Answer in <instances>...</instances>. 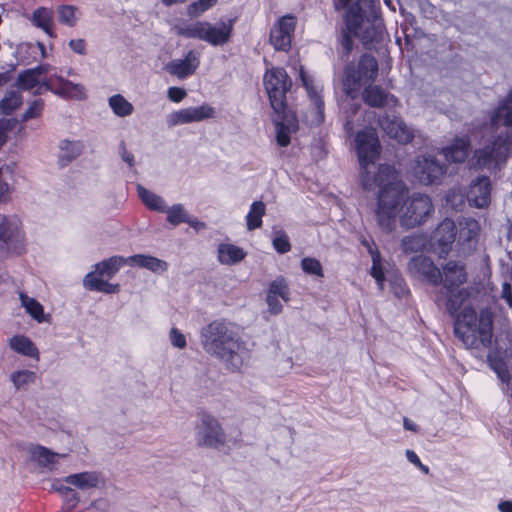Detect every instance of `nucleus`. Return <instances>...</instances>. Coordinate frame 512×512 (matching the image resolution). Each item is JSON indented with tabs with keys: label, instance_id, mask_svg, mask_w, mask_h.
<instances>
[{
	"label": "nucleus",
	"instance_id": "obj_60",
	"mask_svg": "<svg viewBox=\"0 0 512 512\" xmlns=\"http://www.w3.org/2000/svg\"><path fill=\"white\" fill-rule=\"evenodd\" d=\"M502 298L510 307H512V289L511 285L507 282H505L502 286Z\"/></svg>",
	"mask_w": 512,
	"mask_h": 512
},
{
	"label": "nucleus",
	"instance_id": "obj_2",
	"mask_svg": "<svg viewBox=\"0 0 512 512\" xmlns=\"http://www.w3.org/2000/svg\"><path fill=\"white\" fill-rule=\"evenodd\" d=\"M512 145V90L489 113L481 129V147L471 158V166H501Z\"/></svg>",
	"mask_w": 512,
	"mask_h": 512
},
{
	"label": "nucleus",
	"instance_id": "obj_47",
	"mask_svg": "<svg viewBox=\"0 0 512 512\" xmlns=\"http://www.w3.org/2000/svg\"><path fill=\"white\" fill-rule=\"evenodd\" d=\"M301 268L308 275L320 278L324 277L323 267L316 258L304 257L301 260Z\"/></svg>",
	"mask_w": 512,
	"mask_h": 512
},
{
	"label": "nucleus",
	"instance_id": "obj_56",
	"mask_svg": "<svg viewBox=\"0 0 512 512\" xmlns=\"http://www.w3.org/2000/svg\"><path fill=\"white\" fill-rule=\"evenodd\" d=\"M342 58H348L353 49V39L349 33L344 32L341 38Z\"/></svg>",
	"mask_w": 512,
	"mask_h": 512
},
{
	"label": "nucleus",
	"instance_id": "obj_9",
	"mask_svg": "<svg viewBox=\"0 0 512 512\" xmlns=\"http://www.w3.org/2000/svg\"><path fill=\"white\" fill-rule=\"evenodd\" d=\"M377 74L378 62L372 55H362L357 66L348 64L344 70L343 81L347 94L357 92L363 84L374 81Z\"/></svg>",
	"mask_w": 512,
	"mask_h": 512
},
{
	"label": "nucleus",
	"instance_id": "obj_54",
	"mask_svg": "<svg viewBox=\"0 0 512 512\" xmlns=\"http://www.w3.org/2000/svg\"><path fill=\"white\" fill-rule=\"evenodd\" d=\"M169 340L175 348L184 349L186 347L185 335L175 327L171 328L169 332Z\"/></svg>",
	"mask_w": 512,
	"mask_h": 512
},
{
	"label": "nucleus",
	"instance_id": "obj_23",
	"mask_svg": "<svg viewBox=\"0 0 512 512\" xmlns=\"http://www.w3.org/2000/svg\"><path fill=\"white\" fill-rule=\"evenodd\" d=\"M441 272L443 287L458 288L467 280L465 265L460 261H448Z\"/></svg>",
	"mask_w": 512,
	"mask_h": 512
},
{
	"label": "nucleus",
	"instance_id": "obj_49",
	"mask_svg": "<svg viewBox=\"0 0 512 512\" xmlns=\"http://www.w3.org/2000/svg\"><path fill=\"white\" fill-rule=\"evenodd\" d=\"M217 0H198L191 3L187 8V14L190 17H198L206 10L210 9L216 4Z\"/></svg>",
	"mask_w": 512,
	"mask_h": 512
},
{
	"label": "nucleus",
	"instance_id": "obj_21",
	"mask_svg": "<svg viewBox=\"0 0 512 512\" xmlns=\"http://www.w3.org/2000/svg\"><path fill=\"white\" fill-rule=\"evenodd\" d=\"M491 183L487 176L477 177L470 185L467 201L470 206L485 208L490 203Z\"/></svg>",
	"mask_w": 512,
	"mask_h": 512
},
{
	"label": "nucleus",
	"instance_id": "obj_17",
	"mask_svg": "<svg viewBox=\"0 0 512 512\" xmlns=\"http://www.w3.org/2000/svg\"><path fill=\"white\" fill-rule=\"evenodd\" d=\"M296 26V18L283 16L270 31V42L276 50L287 51L291 46L292 35Z\"/></svg>",
	"mask_w": 512,
	"mask_h": 512
},
{
	"label": "nucleus",
	"instance_id": "obj_14",
	"mask_svg": "<svg viewBox=\"0 0 512 512\" xmlns=\"http://www.w3.org/2000/svg\"><path fill=\"white\" fill-rule=\"evenodd\" d=\"M215 109L209 104H203L197 107L183 108L173 111L166 116V123L169 127L200 122L215 117Z\"/></svg>",
	"mask_w": 512,
	"mask_h": 512
},
{
	"label": "nucleus",
	"instance_id": "obj_3",
	"mask_svg": "<svg viewBox=\"0 0 512 512\" xmlns=\"http://www.w3.org/2000/svg\"><path fill=\"white\" fill-rule=\"evenodd\" d=\"M369 165L361 168V183L365 190L379 187L376 218L379 227L390 233L396 226L397 205L407 192L404 182L399 179L395 168L388 164L380 165L376 175L372 176Z\"/></svg>",
	"mask_w": 512,
	"mask_h": 512
},
{
	"label": "nucleus",
	"instance_id": "obj_30",
	"mask_svg": "<svg viewBox=\"0 0 512 512\" xmlns=\"http://www.w3.org/2000/svg\"><path fill=\"white\" fill-rule=\"evenodd\" d=\"M83 286L90 291H97L106 294H116L120 291L119 284L109 283L98 278L94 272H89L83 279Z\"/></svg>",
	"mask_w": 512,
	"mask_h": 512
},
{
	"label": "nucleus",
	"instance_id": "obj_44",
	"mask_svg": "<svg viewBox=\"0 0 512 512\" xmlns=\"http://www.w3.org/2000/svg\"><path fill=\"white\" fill-rule=\"evenodd\" d=\"M22 104V96L17 91H9L0 102V109L3 114L10 115Z\"/></svg>",
	"mask_w": 512,
	"mask_h": 512
},
{
	"label": "nucleus",
	"instance_id": "obj_34",
	"mask_svg": "<svg viewBox=\"0 0 512 512\" xmlns=\"http://www.w3.org/2000/svg\"><path fill=\"white\" fill-rule=\"evenodd\" d=\"M10 347L15 352L28 356L31 358L39 359V351L35 344L26 336L17 335L10 339Z\"/></svg>",
	"mask_w": 512,
	"mask_h": 512
},
{
	"label": "nucleus",
	"instance_id": "obj_53",
	"mask_svg": "<svg viewBox=\"0 0 512 512\" xmlns=\"http://www.w3.org/2000/svg\"><path fill=\"white\" fill-rule=\"evenodd\" d=\"M390 286L398 298L404 297L409 292L404 279L398 275L390 279Z\"/></svg>",
	"mask_w": 512,
	"mask_h": 512
},
{
	"label": "nucleus",
	"instance_id": "obj_16",
	"mask_svg": "<svg viewBox=\"0 0 512 512\" xmlns=\"http://www.w3.org/2000/svg\"><path fill=\"white\" fill-rule=\"evenodd\" d=\"M300 79L303 86L306 89L307 95L311 101V106L314 109L313 118L310 120L311 125L319 126L325 120L324 113V100L322 98L321 92L322 88L314 82L311 76H309L303 68L300 70Z\"/></svg>",
	"mask_w": 512,
	"mask_h": 512
},
{
	"label": "nucleus",
	"instance_id": "obj_48",
	"mask_svg": "<svg viewBox=\"0 0 512 512\" xmlns=\"http://www.w3.org/2000/svg\"><path fill=\"white\" fill-rule=\"evenodd\" d=\"M268 294L281 297L285 302L289 300V289L284 278L279 277L271 282Z\"/></svg>",
	"mask_w": 512,
	"mask_h": 512
},
{
	"label": "nucleus",
	"instance_id": "obj_13",
	"mask_svg": "<svg viewBox=\"0 0 512 512\" xmlns=\"http://www.w3.org/2000/svg\"><path fill=\"white\" fill-rule=\"evenodd\" d=\"M356 150L361 168L373 164L380 152L379 140L372 129H364L356 135Z\"/></svg>",
	"mask_w": 512,
	"mask_h": 512
},
{
	"label": "nucleus",
	"instance_id": "obj_10",
	"mask_svg": "<svg viewBox=\"0 0 512 512\" xmlns=\"http://www.w3.org/2000/svg\"><path fill=\"white\" fill-rule=\"evenodd\" d=\"M195 441L199 447L217 449L225 444L226 435L215 417L202 412L195 425Z\"/></svg>",
	"mask_w": 512,
	"mask_h": 512
},
{
	"label": "nucleus",
	"instance_id": "obj_58",
	"mask_svg": "<svg viewBox=\"0 0 512 512\" xmlns=\"http://www.w3.org/2000/svg\"><path fill=\"white\" fill-rule=\"evenodd\" d=\"M266 301L271 313L279 314L281 312L282 305L277 296H274L273 294H268Z\"/></svg>",
	"mask_w": 512,
	"mask_h": 512
},
{
	"label": "nucleus",
	"instance_id": "obj_28",
	"mask_svg": "<svg viewBox=\"0 0 512 512\" xmlns=\"http://www.w3.org/2000/svg\"><path fill=\"white\" fill-rule=\"evenodd\" d=\"M128 258H124L122 256H112L106 260H103L95 265L96 274H98V278H107L111 279L125 264L128 263Z\"/></svg>",
	"mask_w": 512,
	"mask_h": 512
},
{
	"label": "nucleus",
	"instance_id": "obj_39",
	"mask_svg": "<svg viewBox=\"0 0 512 512\" xmlns=\"http://www.w3.org/2000/svg\"><path fill=\"white\" fill-rule=\"evenodd\" d=\"M20 300L26 312L37 322L42 323L48 321L44 315L43 306L38 301L24 293H20Z\"/></svg>",
	"mask_w": 512,
	"mask_h": 512
},
{
	"label": "nucleus",
	"instance_id": "obj_32",
	"mask_svg": "<svg viewBox=\"0 0 512 512\" xmlns=\"http://www.w3.org/2000/svg\"><path fill=\"white\" fill-rule=\"evenodd\" d=\"M245 255L243 249L236 245L222 243L218 246V260L222 264H235L241 261Z\"/></svg>",
	"mask_w": 512,
	"mask_h": 512
},
{
	"label": "nucleus",
	"instance_id": "obj_43",
	"mask_svg": "<svg viewBox=\"0 0 512 512\" xmlns=\"http://www.w3.org/2000/svg\"><path fill=\"white\" fill-rule=\"evenodd\" d=\"M164 213L167 214V221L173 226H177L188 221L189 213L182 204H174L171 207L166 206V211Z\"/></svg>",
	"mask_w": 512,
	"mask_h": 512
},
{
	"label": "nucleus",
	"instance_id": "obj_61",
	"mask_svg": "<svg viewBox=\"0 0 512 512\" xmlns=\"http://www.w3.org/2000/svg\"><path fill=\"white\" fill-rule=\"evenodd\" d=\"M92 507L100 512H108L110 503L106 499H97L92 503Z\"/></svg>",
	"mask_w": 512,
	"mask_h": 512
},
{
	"label": "nucleus",
	"instance_id": "obj_42",
	"mask_svg": "<svg viewBox=\"0 0 512 512\" xmlns=\"http://www.w3.org/2000/svg\"><path fill=\"white\" fill-rule=\"evenodd\" d=\"M58 21L68 27H74L78 21V8L73 5H59L56 9Z\"/></svg>",
	"mask_w": 512,
	"mask_h": 512
},
{
	"label": "nucleus",
	"instance_id": "obj_33",
	"mask_svg": "<svg viewBox=\"0 0 512 512\" xmlns=\"http://www.w3.org/2000/svg\"><path fill=\"white\" fill-rule=\"evenodd\" d=\"M128 261L154 273H162L168 269L167 262L153 256L138 254L130 256Z\"/></svg>",
	"mask_w": 512,
	"mask_h": 512
},
{
	"label": "nucleus",
	"instance_id": "obj_19",
	"mask_svg": "<svg viewBox=\"0 0 512 512\" xmlns=\"http://www.w3.org/2000/svg\"><path fill=\"white\" fill-rule=\"evenodd\" d=\"M42 87L62 98H71L75 100H83L86 98L85 88L83 85L73 83L65 78H59V85H56L54 78L46 79L40 84V88Z\"/></svg>",
	"mask_w": 512,
	"mask_h": 512
},
{
	"label": "nucleus",
	"instance_id": "obj_25",
	"mask_svg": "<svg viewBox=\"0 0 512 512\" xmlns=\"http://www.w3.org/2000/svg\"><path fill=\"white\" fill-rule=\"evenodd\" d=\"M84 143L80 140L63 139L59 142L60 155L58 163L61 167L67 166L77 159L84 150Z\"/></svg>",
	"mask_w": 512,
	"mask_h": 512
},
{
	"label": "nucleus",
	"instance_id": "obj_62",
	"mask_svg": "<svg viewBox=\"0 0 512 512\" xmlns=\"http://www.w3.org/2000/svg\"><path fill=\"white\" fill-rule=\"evenodd\" d=\"M11 192V187L6 182H0V201L6 202L9 199V195Z\"/></svg>",
	"mask_w": 512,
	"mask_h": 512
},
{
	"label": "nucleus",
	"instance_id": "obj_55",
	"mask_svg": "<svg viewBox=\"0 0 512 512\" xmlns=\"http://www.w3.org/2000/svg\"><path fill=\"white\" fill-rule=\"evenodd\" d=\"M118 152L121 159L129 166V168L135 167V157L134 155L127 150L126 143L121 141L118 146Z\"/></svg>",
	"mask_w": 512,
	"mask_h": 512
},
{
	"label": "nucleus",
	"instance_id": "obj_37",
	"mask_svg": "<svg viewBox=\"0 0 512 512\" xmlns=\"http://www.w3.org/2000/svg\"><path fill=\"white\" fill-rule=\"evenodd\" d=\"M32 458L36 460L41 466L54 469L58 458L64 457V454H57L43 446H36L31 450Z\"/></svg>",
	"mask_w": 512,
	"mask_h": 512
},
{
	"label": "nucleus",
	"instance_id": "obj_6",
	"mask_svg": "<svg viewBox=\"0 0 512 512\" xmlns=\"http://www.w3.org/2000/svg\"><path fill=\"white\" fill-rule=\"evenodd\" d=\"M334 6L336 10H346V28L364 46L371 48L375 43L381 42L383 25L374 0H334Z\"/></svg>",
	"mask_w": 512,
	"mask_h": 512
},
{
	"label": "nucleus",
	"instance_id": "obj_59",
	"mask_svg": "<svg viewBox=\"0 0 512 512\" xmlns=\"http://www.w3.org/2000/svg\"><path fill=\"white\" fill-rule=\"evenodd\" d=\"M69 47L77 54H86V42L84 39H72L68 43Z\"/></svg>",
	"mask_w": 512,
	"mask_h": 512
},
{
	"label": "nucleus",
	"instance_id": "obj_22",
	"mask_svg": "<svg viewBox=\"0 0 512 512\" xmlns=\"http://www.w3.org/2000/svg\"><path fill=\"white\" fill-rule=\"evenodd\" d=\"M64 482L80 490H88L104 486L105 478L99 471H85L68 475Z\"/></svg>",
	"mask_w": 512,
	"mask_h": 512
},
{
	"label": "nucleus",
	"instance_id": "obj_31",
	"mask_svg": "<svg viewBox=\"0 0 512 512\" xmlns=\"http://www.w3.org/2000/svg\"><path fill=\"white\" fill-rule=\"evenodd\" d=\"M53 10L46 7L37 8L31 17V22L41 28L48 36L53 37Z\"/></svg>",
	"mask_w": 512,
	"mask_h": 512
},
{
	"label": "nucleus",
	"instance_id": "obj_26",
	"mask_svg": "<svg viewBox=\"0 0 512 512\" xmlns=\"http://www.w3.org/2000/svg\"><path fill=\"white\" fill-rule=\"evenodd\" d=\"M363 100L367 105L376 108L384 107L389 100L396 101L393 95L378 85L367 86L363 91Z\"/></svg>",
	"mask_w": 512,
	"mask_h": 512
},
{
	"label": "nucleus",
	"instance_id": "obj_8",
	"mask_svg": "<svg viewBox=\"0 0 512 512\" xmlns=\"http://www.w3.org/2000/svg\"><path fill=\"white\" fill-rule=\"evenodd\" d=\"M408 191L403 195L405 196ZM434 212L430 196L414 192L406 198L402 197L397 205L396 217H399L401 227L413 229L424 225Z\"/></svg>",
	"mask_w": 512,
	"mask_h": 512
},
{
	"label": "nucleus",
	"instance_id": "obj_24",
	"mask_svg": "<svg viewBox=\"0 0 512 512\" xmlns=\"http://www.w3.org/2000/svg\"><path fill=\"white\" fill-rule=\"evenodd\" d=\"M457 228L451 219H444L436 228L433 239L441 247L442 252H446L449 246L455 241Z\"/></svg>",
	"mask_w": 512,
	"mask_h": 512
},
{
	"label": "nucleus",
	"instance_id": "obj_40",
	"mask_svg": "<svg viewBox=\"0 0 512 512\" xmlns=\"http://www.w3.org/2000/svg\"><path fill=\"white\" fill-rule=\"evenodd\" d=\"M108 103L113 113L119 117L130 116L134 111L133 105L121 94L111 96Z\"/></svg>",
	"mask_w": 512,
	"mask_h": 512
},
{
	"label": "nucleus",
	"instance_id": "obj_7",
	"mask_svg": "<svg viewBox=\"0 0 512 512\" xmlns=\"http://www.w3.org/2000/svg\"><path fill=\"white\" fill-rule=\"evenodd\" d=\"M234 22V19H227L213 25L207 21H196L177 25L174 27V31L177 35L185 38L199 39L212 46H223L230 41Z\"/></svg>",
	"mask_w": 512,
	"mask_h": 512
},
{
	"label": "nucleus",
	"instance_id": "obj_18",
	"mask_svg": "<svg viewBox=\"0 0 512 512\" xmlns=\"http://www.w3.org/2000/svg\"><path fill=\"white\" fill-rule=\"evenodd\" d=\"M200 65V53L190 50L183 59H174L166 64L165 70L172 76L185 79L195 73Z\"/></svg>",
	"mask_w": 512,
	"mask_h": 512
},
{
	"label": "nucleus",
	"instance_id": "obj_20",
	"mask_svg": "<svg viewBox=\"0 0 512 512\" xmlns=\"http://www.w3.org/2000/svg\"><path fill=\"white\" fill-rule=\"evenodd\" d=\"M381 127L390 137L399 143L407 144L414 138V130L409 127L401 118L386 116L381 120Z\"/></svg>",
	"mask_w": 512,
	"mask_h": 512
},
{
	"label": "nucleus",
	"instance_id": "obj_50",
	"mask_svg": "<svg viewBox=\"0 0 512 512\" xmlns=\"http://www.w3.org/2000/svg\"><path fill=\"white\" fill-rule=\"evenodd\" d=\"M35 379V372L30 370L16 371L11 375V380L17 388H20L29 383H33Z\"/></svg>",
	"mask_w": 512,
	"mask_h": 512
},
{
	"label": "nucleus",
	"instance_id": "obj_57",
	"mask_svg": "<svg viewBox=\"0 0 512 512\" xmlns=\"http://www.w3.org/2000/svg\"><path fill=\"white\" fill-rule=\"evenodd\" d=\"M187 95V92L184 88L180 87H170L168 89V98L175 103L181 102Z\"/></svg>",
	"mask_w": 512,
	"mask_h": 512
},
{
	"label": "nucleus",
	"instance_id": "obj_4",
	"mask_svg": "<svg viewBox=\"0 0 512 512\" xmlns=\"http://www.w3.org/2000/svg\"><path fill=\"white\" fill-rule=\"evenodd\" d=\"M200 342L204 351L218 359L229 371H241L250 359L245 342L224 320H214L202 327Z\"/></svg>",
	"mask_w": 512,
	"mask_h": 512
},
{
	"label": "nucleus",
	"instance_id": "obj_63",
	"mask_svg": "<svg viewBox=\"0 0 512 512\" xmlns=\"http://www.w3.org/2000/svg\"><path fill=\"white\" fill-rule=\"evenodd\" d=\"M189 226L200 231L206 227L204 222L199 221L196 217H192L190 214L188 215V221H186Z\"/></svg>",
	"mask_w": 512,
	"mask_h": 512
},
{
	"label": "nucleus",
	"instance_id": "obj_5",
	"mask_svg": "<svg viewBox=\"0 0 512 512\" xmlns=\"http://www.w3.org/2000/svg\"><path fill=\"white\" fill-rule=\"evenodd\" d=\"M264 86L273 109L277 144L286 147L291 141L290 134L298 129V120L286 103L291 80L283 68H272L264 75Z\"/></svg>",
	"mask_w": 512,
	"mask_h": 512
},
{
	"label": "nucleus",
	"instance_id": "obj_36",
	"mask_svg": "<svg viewBox=\"0 0 512 512\" xmlns=\"http://www.w3.org/2000/svg\"><path fill=\"white\" fill-rule=\"evenodd\" d=\"M480 231V225L478 221L471 217H464L459 220V240L465 242H471L478 237Z\"/></svg>",
	"mask_w": 512,
	"mask_h": 512
},
{
	"label": "nucleus",
	"instance_id": "obj_64",
	"mask_svg": "<svg viewBox=\"0 0 512 512\" xmlns=\"http://www.w3.org/2000/svg\"><path fill=\"white\" fill-rule=\"evenodd\" d=\"M65 500L70 504L71 508L75 507L79 502V494L71 489L70 493H67L65 496Z\"/></svg>",
	"mask_w": 512,
	"mask_h": 512
},
{
	"label": "nucleus",
	"instance_id": "obj_51",
	"mask_svg": "<svg viewBox=\"0 0 512 512\" xmlns=\"http://www.w3.org/2000/svg\"><path fill=\"white\" fill-rule=\"evenodd\" d=\"M372 267H371V271H370V274L373 278H375L376 282H377V285L379 287V289H383V284H384V281H385V276H384V273H383V270H382V267H381V264H380V254L379 252H376L375 255H373L372 257Z\"/></svg>",
	"mask_w": 512,
	"mask_h": 512
},
{
	"label": "nucleus",
	"instance_id": "obj_35",
	"mask_svg": "<svg viewBox=\"0 0 512 512\" xmlns=\"http://www.w3.org/2000/svg\"><path fill=\"white\" fill-rule=\"evenodd\" d=\"M138 196L141 201L150 209L160 213H164L166 211V202L165 200L153 193L152 191L146 189L142 185H137Z\"/></svg>",
	"mask_w": 512,
	"mask_h": 512
},
{
	"label": "nucleus",
	"instance_id": "obj_27",
	"mask_svg": "<svg viewBox=\"0 0 512 512\" xmlns=\"http://www.w3.org/2000/svg\"><path fill=\"white\" fill-rule=\"evenodd\" d=\"M469 151V139L457 138L450 146L444 148V155L448 161L462 163L467 159Z\"/></svg>",
	"mask_w": 512,
	"mask_h": 512
},
{
	"label": "nucleus",
	"instance_id": "obj_46",
	"mask_svg": "<svg viewBox=\"0 0 512 512\" xmlns=\"http://www.w3.org/2000/svg\"><path fill=\"white\" fill-rule=\"evenodd\" d=\"M272 245L280 254L288 253L291 250L289 238L283 230H273Z\"/></svg>",
	"mask_w": 512,
	"mask_h": 512
},
{
	"label": "nucleus",
	"instance_id": "obj_41",
	"mask_svg": "<svg viewBox=\"0 0 512 512\" xmlns=\"http://www.w3.org/2000/svg\"><path fill=\"white\" fill-rule=\"evenodd\" d=\"M446 205L455 211H461L467 201V194L459 187H453L446 194Z\"/></svg>",
	"mask_w": 512,
	"mask_h": 512
},
{
	"label": "nucleus",
	"instance_id": "obj_38",
	"mask_svg": "<svg viewBox=\"0 0 512 512\" xmlns=\"http://www.w3.org/2000/svg\"><path fill=\"white\" fill-rule=\"evenodd\" d=\"M266 206L262 201H255L251 204L250 210L246 215V226L249 231H253L262 226V217L265 215Z\"/></svg>",
	"mask_w": 512,
	"mask_h": 512
},
{
	"label": "nucleus",
	"instance_id": "obj_15",
	"mask_svg": "<svg viewBox=\"0 0 512 512\" xmlns=\"http://www.w3.org/2000/svg\"><path fill=\"white\" fill-rule=\"evenodd\" d=\"M408 270L413 277L426 281L431 285L442 283V272L427 256L418 255L408 263Z\"/></svg>",
	"mask_w": 512,
	"mask_h": 512
},
{
	"label": "nucleus",
	"instance_id": "obj_29",
	"mask_svg": "<svg viewBox=\"0 0 512 512\" xmlns=\"http://www.w3.org/2000/svg\"><path fill=\"white\" fill-rule=\"evenodd\" d=\"M48 68V65H40L23 71L18 75L17 85L21 89L31 90L40 83L39 77L48 73Z\"/></svg>",
	"mask_w": 512,
	"mask_h": 512
},
{
	"label": "nucleus",
	"instance_id": "obj_52",
	"mask_svg": "<svg viewBox=\"0 0 512 512\" xmlns=\"http://www.w3.org/2000/svg\"><path fill=\"white\" fill-rule=\"evenodd\" d=\"M44 108V101L41 99L34 100L29 104L28 109L23 114V121L37 118L41 115Z\"/></svg>",
	"mask_w": 512,
	"mask_h": 512
},
{
	"label": "nucleus",
	"instance_id": "obj_11",
	"mask_svg": "<svg viewBox=\"0 0 512 512\" xmlns=\"http://www.w3.org/2000/svg\"><path fill=\"white\" fill-rule=\"evenodd\" d=\"M24 251V234L16 217L0 220V256L19 255Z\"/></svg>",
	"mask_w": 512,
	"mask_h": 512
},
{
	"label": "nucleus",
	"instance_id": "obj_45",
	"mask_svg": "<svg viewBox=\"0 0 512 512\" xmlns=\"http://www.w3.org/2000/svg\"><path fill=\"white\" fill-rule=\"evenodd\" d=\"M426 246L425 238L420 235L405 236L401 240V249L405 253L418 252Z\"/></svg>",
	"mask_w": 512,
	"mask_h": 512
},
{
	"label": "nucleus",
	"instance_id": "obj_1",
	"mask_svg": "<svg viewBox=\"0 0 512 512\" xmlns=\"http://www.w3.org/2000/svg\"><path fill=\"white\" fill-rule=\"evenodd\" d=\"M467 293L464 289L442 287L436 295L435 302L444 306L447 312L455 317L454 333L468 349L488 348L492 343L493 321L488 313H481L477 318L476 312L471 307H464L458 313Z\"/></svg>",
	"mask_w": 512,
	"mask_h": 512
},
{
	"label": "nucleus",
	"instance_id": "obj_12",
	"mask_svg": "<svg viewBox=\"0 0 512 512\" xmlns=\"http://www.w3.org/2000/svg\"><path fill=\"white\" fill-rule=\"evenodd\" d=\"M445 172V164L430 155L417 157L413 165L414 177L423 185L440 183Z\"/></svg>",
	"mask_w": 512,
	"mask_h": 512
}]
</instances>
